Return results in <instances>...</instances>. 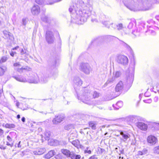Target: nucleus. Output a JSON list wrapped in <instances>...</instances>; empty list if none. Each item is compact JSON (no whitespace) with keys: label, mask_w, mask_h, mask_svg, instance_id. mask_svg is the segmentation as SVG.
<instances>
[{"label":"nucleus","mask_w":159,"mask_h":159,"mask_svg":"<svg viewBox=\"0 0 159 159\" xmlns=\"http://www.w3.org/2000/svg\"><path fill=\"white\" fill-rule=\"evenodd\" d=\"M93 8L89 4L85 5L82 1L79 3L70 6L69 8L70 12L72 13L71 17L75 20V22L81 24L87 21V19L91 15Z\"/></svg>","instance_id":"f257e3e1"},{"label":"nucleus","mask_w":159,"mask_h":159,"mask_svg":"<svg viewBox=\"0 0 159 159\" xmlns=\"http://www.w3.org/2000/svg\"><path fill=\"white\" fill-rule=\"evenodd\" d=\"M93 91L88 87L82 89L78 95V98L80 99L85 104L92 105L93 102L91 101L92 99Z\"/></svg>","instance_id":"f03ea898"},{"label":"nucleus","mask_w":159,"mask_h":159,"mask_svg":"<svg viewBox=\"0 0 159 159\" xmlns=\"http://www.w3.org/2000/svg\"><path fill=\"white\" fill-rule=\"evenodd\" d=\"M80 70L86 75H89L92 70L89 65L87 63H82L80 64Z\"/></svg>","instance_id":"7ed1b4c3"},{"label":"nucleus","mask_w":159,"mask_h":159,"mask_svg":"<svg viewBox=\"0 0 159 159\" xmlns=\"http://www.w3.org/2000/svg\"><path fill=\"white\" fill-rule=\"evenodd\" d=\"M46 40L48 43H52L54 40L53 33L50 31H47L45 35Z\"/></svg>","instance_id":"20e7f679"},{"label":"nucleus","mask_w":159,"mask_h":159,"mask_svg":"<svg viewBox=\"0 0 159 159\" xmlns=\"http://www.w3.org/2000/svg\"><path fill=\"white\" fill-rule=\"evenodd\" d=\"M27 81L31 83L37 84L39 82V80L37 74L34 73L32 74L29 77Z\"/></svg>","instance_id":"39448f33"},{"label":"nucleus","mask_w":159,"mask_h":159,"mask_svg":"<svg viewBox=\"0 0 159 159\" xmlns=\"http://www.w3.org/2000/svg\"><path fill=\"white\" fill-rule=\"evenodd\" d=\"M65 117V115L62 114L55 116L52 120L53 124L54 125H57L60 123L64 120Z\"/></svg>","instance_id":"423d86ee"},{"label":"nucleus","mask_w":159,"mask_h":159,"mask_svg":"<svg viewBox=\"0 0 159 159\" xmlns=\"http://www.w3.org/2000/svg\"><path fill=\"white\" fill-rule=\"evenodd\" d=\"M50 141L52 142V143H51L50 145L52 146H57L60 145L62 146H66L67 144L66 141L63 140H58L51 139Z\"/></svg>","instance_id":"0eeeda50"},{"label":"nucleus","mask_w":159,"mask_h":159,"mask_svg":"<svg viewBox=\"0 0 159 159\" xmlns=\"http://www.w3.org/2000/svg\"><path fill=\"white\" fill-rule=\"evenodd\" d=\"M120 139L121 141L125 142L128 139H130V135L125 131H120Z\"/></svg>","instance_id":"6e6552de"},{"label":"nucleus","mask_w":159,"mask_h":159,"mask_svg":"<svg viewBox=\"0 0 159 159\" xmlns=\"http://www.w3.org/2000/svg\"><path fill=\"white\" fill-rule=\"evenodd\" d=\"M117 62L123 65H125L128 64V60L127 57L124 55H120L118 56Z\"/></svg>","instance_id":"1a4fd4ad"},{"label":"nucleus","mask_w":159,"mask_h":159,"mask_svg":"<svg viewBox=\"0 0 159 159\" xmlns=\"http://www.w3.org/2000/svg\"><path fill=\"white\" fill-rule=\"evenodd\" d=\"M139 5L141 7L139 10L141 11H147L149 9L150 5L149 2L147 0H144L142 3H140Z\"/></svg>","instance_id":"9d476101"},{"label":"nucleus","mask_w":159,"mask_h":159,"mask_svg":"<svg viewBox=\"0 0 159 159\" xmlns=\"http://www.w3.org/2000/svg\"><path fill=\"white\" fill-rule=\"evenodd\" d=\"M74 85L75 87L81 86L83 84V81L79 77H76L74 78L73 80Z\"/></svg>","instance_id":"9b49d317"},{"label":"nucleus","mask_w":159,"mask_h":159,"mask_svg":"<svg viewBox=\"0 0 159 159\" xmlns=\"http://www.w3.org/2000/svg\"><path fill=\"white\" fill-rule=\"evenodd\" d=\"M147 140L148 143L152 145L155 144L157 141V138L152 135L148 136Z\"/></svg>","instance_id":"f8f14e48"},{"label":"nucleus","mask_w":159,"mask_h":159,"mask_svg":"<svg viewBox=\"0 0 159 159\" xmlns=\"http://www.w3.org/2000/svg\"><path fill=\"white\" fill-rule=\"evenodd\" d=\"M31 11V12L33 15H37L40 12V7L39 6L37 5H35L32 7Z\"/></svg>","instance_id":"ddd939ff"},{"label":"nucleus","mask_w":159,"mask_h":159,"mask_svg":"<svg viewBox=\"0 0 159 159\" xmlns=\"http://www.w3.org/2000/svg\"><path fill=\"white\" fill-rule=\"evenodd\" d=\"M125 5L131 10H133V9L130 8L134 6V1L132 0H125L124 2Z\"/></svg>","instance_id":"4468645a"},{"label":"nucleus","mask_w":159,"mask_h":159,"mask_svg":"<svg viewBox=\"0 0 159 159\" xmlns=\"http://www.w3.org/2000/svg\"><path fill=\"white\" fill-rule=\"evenodd\" d=\"M123 88V82L120 81L117 84L116 88L115 90L116 92L121 91Z\"/></svg>","instance_id":"2eb2a0df"},{"label":"nucleus","mask_w":159,"mask_h":159,"mask_svg":"<svg viewBox=\"0 0 159 159\" xmlns=\"http://www.w3.org/2000/svg\"><path fill=\"white\" fill-rule=\"evenodd\" d=\"M61 153L67 157H70L72 154L71 153L70 151L66 149H62L61 150Z\"/></svg>","instance_id":"dca6fc26"},{"label":"nucleus","mask_w":159,"mask_h":159,"mask_svg":"<svg viewBox=\"0 0 159 159\" xmlns=\"http://www.w3.org/2000/svg\"><path fill=\"white\" fill-rule=\"evenodd\" d=\"M137 126L139 129L143 130H146L148 128L147 125L143 122L138 123Z\"/></svg>","instance_id":"f3484780"},{"label":"nucleus","mask_w":159,"mask_h":159,"mask_svg":"<svg viewBox=\"0 0 159 159\" xmlns=\"http://www.w3.org/2000/svg\"><path fill=\"white\" fill-rule=\"evenodd\" d=\"M46 151L45 148H41L37 149L33 152V153L35 155H41L44 153Z\"/></svg>","instance_id":"a211bd4d"},{"label":"nucleus","mask_w":159,"mask_h":159,"mask_svg":"<svg viewBox=\"0 0 159 159\" xmlns=\"http://www.w3.org/2000/svg\"><path fill=\"white\" fill-rule=\"evenodd\" d=\"M13 66L14 67V69L15 70H16L18 72L20 73H21V65L20 63L16 62L15 63L13 64Z\"/></svg>","instance_id":"6ab92c4d"},{"label":"nucleus","mask_w":159,"mask_h":159,"mask_svg":"<svg viewBox=\"0 0 159 159\" xmlns=\"http://www.w3.org/2000/svg\"><path fill=\"white\" fill-rule=\"evenodd\" d=\"M55 154V152L54 150H51L49 151L48 153L45 155L44 157L47 159H49L52 157Z\"/></svg>","instance_id":"aec40b11"},{"label":"nucleus","mask_w":159,"mask_h":159,"mask_svg":"<svg viewBox=\"0 0 159 159\" xmlns=\"http://www.w3.org/2000/svg\"><path fill=\"white\" fill-rule=\"evenodd\" d=\"M123 106V102L121 101L118 102L116 103L115 105L113 104L112 106L116 110L119 109V108Z\"/></svg>","instance_id":"412c9836"},{"label":"nucleus","mask_w":159,"mask_h":159,"mask_svg":"<svg viewBox=\"0 0 159 159\" xmlns=\"http://www.w3.org/2000/svg\"><path fill=\"white\" fill-rule=\"evenodd\" d=\"M51 132L48 131H46L44 134V138L46 140H49L52 137Z\"/></svg>","instance_id":"4be33fe9"},{"label":"nucleus","mask_w":159,"mask_h":159,"mask_svg":"<svg viewBox=\"0 0 159 159\" xmlns=\"http://www.w3.org/2000/svg\"><path fill=\"white\" fill-rule=\"evenodd\" d=\"M13 77L16 80L20 82H25L27 81L25 78L20 76H14Z\"/></svg>","instance_id":"5701e85b"},{"label":"nucleus","mask_w":159,"mask_h":159,"mask_svg":"<svg viewBox=\"0 0 159 159\" xmlns=\"http://www.w3.org/2000/svg\"><path fill=\"white\" fill-rule=\"evenodd\" d=\"M3 34L6 38L10 39H11L13 38L12 34L6 30L3 31Z\"/></svg>","instance_id":"b1692460"},{"label":"nucleus","mask_w":159,"mask_h":159,"mask_svg":"<svg viewBox=\"0 0 159 159\" xmlns=\"http://www.w3.org/2000/svg\"><path fill=\"white\" fill-rule=\"evenodd\" d=\"M48 81V78L47 77L43 76L41 77L40 79L39 80V82H40L42 84H44L47 83Z\"/></svg>","instance_id":"393cba45"},{"label":"nucleus","mask_w":159,"mask_h":159,"mask_svg":"<svg viewBox=\"0 0 159 159\" xmlns=\"http://www.w3.org/2000/svg\"><path fill=\"white\" fill-rule=\"evenodd\" d=\"M90 148L89 147H87L84 150V153L86 154L87 155H88L91 154L92 153L91 151L89 149Z\"/></svg>","instance_id":"a878e982"},{"label":"nucleus","mask_w":159,"mask_h":159,"mask_svg":"<svg viewBox=\"0 0 159 159\" xmlns=\"http://www.w3.org/2000/svg\"><path fill=\"white\" fill-rule=\"evenodd\" d=\"M81 156L79 155H76L75 154L73 153L71 155V159H81Z\"/></svg>","instance_id":"bb28decb"},{"label":"nucleus","mask_w":159,"mask_h":159,"mask_svg":"<svg viewBox=\"0 0 159 159\" xmlns=\"http://www.w3.org/2000/svg\"><path fill=\"white\" fill-rule=\"evenodd\" d=\"M42 20L45 22L48 23L49 22L48 18L44 15H43L41 17Z\"/></svg>","instance_id":"cd10ccee"},{"label":"nucleus","mask_w":159,"mask_h":159,"mask_svg":"<svg viewBox=\"0 0 159 159\" xmlns=\"http://www.w3.org/2000/svg\"><path fill=\"white\" fill-rule=\"evenodd\" d=\"M7 70V68L6 66H4L3 68L0 67V76L2 75Z\"/></svg>","instance_id":"c85d7f7f"},{"label":"nucleus","mask_w":159,"mask_h":159,"mask_svg":"<svg viewBox=\"0 0 159 159\" xmlns=\"http://www.w3.org/2000/svg\"><path fill=\"white\" fill-rule=\"evenodd\" d=\"M71 142V143L75 147L77 148L79 146V144L80 143V141L76 139L75 140H73L72 142Z\"/></svg>","instance_id":"c756f323"},{"label":"nucleus","mask_w":159,"mask_h":159,"mask_svg":"<svg viewBox=\"0 0 159 159\" xmlns=\"http://www.w3.org/2000/svg\"><path fill=\"white\" fill-rule=\"evenodd\" d=\"M148 152L147 149L146 148H144L142 151L138 152V154L139 155H143L147 154Z\"/></svg>","instance_id":"7c9ffc66"},{"label":"nucleus","mask_w":159,"mask_h":159,"mask_svg":"<svg viewBox=\"0 0 159 159\" xmlns=\"http://www.w3.org/2000/svg\"><path fill=\"white\" fill-rule=\"evenodd\" d=\"M15 125L13 124L7 123L5 125V127L6 128L9 129L13 128L15 127Z\"/></svg>","instance_id":"2f4dec72"},{"label":"nucleus","mask_w":159,"mask_h":159,"mask_svg":"<svg viewBox=\"0 0 159 159\" xmlns=\"http://www.w3.org/2000/svg\"><path fill=\"white\" fill-rule=\"evenodd\" d=\"M92 95H93L92 98H98L99 97L100 94L97 91H95L93 92V94Z\"/></svg>","instance_id":"473e14b6"},{"label":"nucleus","mask_w":159,"mask_h":159,"mask_svg":"<svg viewBox=\"0 0 159 159\" xmlns=\"http://www.w3.org/2000/svg\"><path fill=\"white\" fill-rule=\"evenodd\" d=\"M115 78L114 76L112 77L111 78L109 79L107 81L106 83L105 84H110L113 83L115 81Z\"/></svg>","instance_id":"72a5a7b5"},{"label":"nucleus","mask_w":159,"mask_h":159,"mask_svg":"<svg viewBox=\"0 0 159 159\" xmlns=\"http://www.w3.org/2000/svg\"><path fill=\"white\" fill-rule=\"evenodd\" d=\"M135 26V23L134 21H131L129 23L128 26V28L129 29H132L134 26Z\"/></svg>","instance_id":"f704fd0d"},{"label":"nucleus","mask_w":159,"mask_h":159,"mask_svg":"<svg viewBox=\"0 0 159 159\" xmlns=\"http://www.w3.org/2000/svg\"><path fill=\"white\" fill-rule=\"evenodd\" d=\"M89 126L93 129H96L95 124L93 121H91L89 122Z\"/></svg>","instance_id":"c9c22d12"},{"label":"nucleus","mask_w":159,"mask_h":159,"mask_svg":"<svg viewBox=\"0 0 159 159\" xmlns=\"http://www.w3.org/2000/svg\"><path fill=\"white\" fill-rule=\"evenodd\" d=\"M8 58L7 57L3 56L2 57L0 60V63L2 64L6 62Z\"/></svg>","instance_id":"e433bc0d"},{"label":"nucleus","mask_w":159,"mask_h":159,"mask_svg":"<svg viewBox=\"0 0 159 159\" xmlns=\"http://www.w3.org/2000/svg\"><path fill=\"white\" fill-rule=\"evenodd\" d=\"M21 73L23 72V70H25L27 71H30L31 70V68L29 67H28L27 66H24L23 67H22L21 68Z\"/></svg>","instance_id":"4c0bfd02"},{"label":"nucleus","mask_w":159,"mask_h":159,"mask_svg":"<svg viewBox=\"0 0 159 159\" xmlns=\"http://www.w3.org/2000/svg\"><path fill=\"white\" fill-rule=\"evenodd\" d=\"M154 153L159 154V146L155 147L153 149Z\"/></svg>","instance_id":"58836bf2"},{"label":"nucleus","mask_w":159,"mask_h":159,"mask_svg":"<svg viewBox=\"0 0 159 159\" xmlns=\"http://www.w3.org/2000/svg\"><path fill=\"white\" fill-rule=\"evenodd\" d=\"M103 24L107 28H109L110 27V25H111V23H109V21L108 22L107 21H105L103 22Z\"/></svg>","instance_id":"ea45409f"},{"label":"nucleus","mask_w":159,"mask_h":159,"mask_svg":"<svg viewBox=\"0 0 159 159\" xmlns=\"http://www.w3.org/2000/svg\"><path fill=\"white\" fill-rule=\"evenodd\" d=\"M121 75V73L120 71H117L116 72L115 74L114 75V77L115 78H117L119 77Z\"/></svg>","instance_id":"a19ab883"},{"label":"nucleus","mask_w":159,"mask_h":159,"mask_svg":"<svg viewBox=\"0 0 159 159\" xmlns=\"http://www.w3.org/2000/svg\"><path fill=\"white\" fill-rule=\"evenodd\" d=\"M22 24L24 25H25L28 22V20L26 18H23L22 20Z\"/></svg>","instance_id":"79ce46f5"},{"label":"nucleus","mask_w":159,"mask_h":159,"mask_svg":"<svg viewBox=\"0 0 159 159\" xmlns=\"http://www.w3.org/2000/svg\"><path fill=\"white\" fill-rule=\"evenodd\" d=\"M133 80V77L132 76H131V77H129V78L127 79V81H129V83H132Z\"/></svg>","instance_id":"37998d69"},{"label":"nucleus","mask_w":159,"mask_h":159,"mask_svg":"<svg viewBox=\"0 0 159 159\" xmlns=\"http://www.w3.org/2000/svg\"><path fill=\"white\" fill-rule=\"evenodd\" d=\"M122 24H119L117 25V27L118 30H121L122 28Z\"/></svg>","instance_id":"c03bdc74"},{"label":"nucleus","mask_w":159,"mask_h":159,"mask_svg":"<svg viewBox=\"0 0 159 159\" xmlns=\"http://www.w3.org/2000/svg\"><path fill=\"white\" fill-rule=\"evenodd\" d=\"M77 148H80L81 149H82V150L84 149V146L80 144V143H79V146H78V147H77Z\"/></svg>","instance_id":"a18cd8bd"},{"label":"nucleus","mask_w":159,"mask_h":159,"mask_svg":"<svg viewBox=\"0 0 159 159\" xmlns=\"http://www.w3.org/2000/svg\"><path fill=\"white\" fill-rule=\"evenodd\" d=\"M10 55L12 57L14 56L15 54H16V52L13 51L12 50L11 51V52L10 53Z\"/></svg>","instance_id":"49530a36"},{"label":"nucleus","mask_w":159,"mask_h":159,"mask_svg":"<svg viewBox=\"0 0 159 159\" xmlns=\"http://www.w3.org/2000/svg\"><path fill=\"white\" fill-rule=\"evenodd\" d=\"M88 159H98L95 155H93L90 157Z\"/></svg>","instance_id":"de8ad7c7"},{"label":"nucleus","mask_w":159,"mask_h":159,"mask_svg":"<svg viewBox=\"0 0 159 159\" xmlns=\"http://www.w3.org/2000/svg\"><path fill=\"white\" fill-rule=\"evenodd\" d=\"M26 53V51L22 49L20 51V54L21 55H23L24 54Z\"/></svg>","instance_id":"09e8293b"},{"label":"nucleus","mask_w":159,"mask_h":159,"mask_svg":"<svg viewBox=\"0 0 159 159\" xmlns=\"http://www.w3.org/2000/svg\"><path fill=\"white\" fill-rule=\"evenodd\" d=\"M4 132V130L0 128V136L3 135Z\"/></svg>","instance_id":"8fccbe9b"},{"label":"nucleus","mask_w":159,"mask_h":159,"mask_svg":"<svg viewBox=\"0 0 159 159\" xmlns=\"http://www.w3.org/2000/svg\"><path fill=\"white\" fill-rule=\"evenodd\" d=\"M7 139L9 141H12L11 138L9 135L7 136Z\"/></svg>","instance_id":"3c124183"},{"label":"nucleus","mask_w":159,"mask_h":159,"mask_svg":"<svg viewBox=\"0 0 159 159\" xmlns=\"http://www.w3.org/2000/svg\"><path fill=\"white\" fill-rule=\"evenodd\" d=\"M91 21L93 22H98V20L96 19H91Z\"/></svg>","instance_id":"603ef678"},{"label":"nucleus","mask_w":159,"mask_h":159,"mask_svg":"<svg viewBox=\"0 0 159 159\" xmlns=\"http://www.w3.org/2000/svg\"><path fill=\"white\" fill-rule=\"evenodd\" d=\"M144 101L145 103H150L152 101L151 99H149L148 100H144Z\"/></svg>","instance_id":"864d4df0"},{"label":"nucleus","mask_w":159,"mask_h":159,"mask_svg":"<svg viewBox=\"0 0 159 159\" xmlns=\"http://www.w3.org/2000/svg\"><path fill=\"white\" fill-rule=\"evenodd\" d=\"M100 152L102 153H103L105 152V150L103 148H100Z\"/></svg>","instance_id":"5fc2aeb1"},{"label":"nucleus","mask_w":159,"mask_h":159,"mask_svg":"<svg viewBox=\"0 0 159 159\" xmlns=\"http://www.w3.org/2000/svg\"><path fill=\"white\" fill-rule=\"evenodd\" d=\"M19 48V47L18 46H17L16 47L13 48L12 49V50H17V49H18Z\"/></svg>","instance_id":"6e6d98bb"},{"label":"nucleus","mask_w":159,"mask_h":159,"mask_svg":"<svg viewBox=\"0 0 159 159\" xmlns=\"http://www.w3.org/2000/svg\"><path fill=\"white\" fill-rule=\"evenodd\" d=\"M7 145L10 146H11V147H12V146H13V143L10 144V143H8V142H7Z\"/></svg>","instance_id":"4d7b16f0"},{"label":"nucleus","mask_w":159,"mask_h":159,"mask_svg":"<svg viewBox=\"0 0 159 159\" xmlns=\"http://www.w3.org/2000/svg\"><path fill=\"white\" fill-rule=\"evenodd\" d=\"M20 143H21L20 141L18 143V145H17L18 147L20 148L21 147V146L20 144Z\"/></svg>","instance_id":"13d9d810"},{"label":"nucleus","mask_w":159,"mask_h":159,"mask_svg":"<svg viewBox=\"0 0 159 159\" xmlns=\"http://www.w3.org/2000/svg\"><path fill=\"white\" fill-rule=\"evenodd\" d=\"M25 117H23L22 118H21V120L22 121H23V122H25Z\"/></svg>","instance_id":"bf43d9fd"},{"label":"nucleus","mask_w":159,"mask_h":159,"mask_svg":"<svg viewBox=\"0 0 159 159\" xmlns=\"http://www.w3.org/2000/svg\"><path fill=\"white\" fill-rule=\"evenodd\" d=\"M158 97H155V98H154V100L157 102L158 101Z\"/></svg>","instance_id":"052dcab7"},{"label":"nucleus","mask_w":159,"mask_h":159,"mask_svg":"<svg viewBox=\"0 0 159 159\" xmlns=\"http://www.w3.org/2000/svg\"><path fill=\"white\" fill-rule=\"evenodd\" d=\"M68 127H69V126L68 125H67L66 126H65V129L66 130H69V129L68 128Z\"/></svg>","instance_id":"680f3d73"},{"label":"nucleus","mask_w":159,"mask_h":159,"mask_svg":"<svg viewBox=\"0 0 159 159\" xmlns=\"http://www.w3.org/2000/svg\"><path fill=\"white\" fill-rule=\"evenodd\" d=\"M36 2L37 3H38V4H41V2H39L38 0H36Z\"/></svg>","instance_id":"e2e57ef3"},{"label":"nucleus","mask_w":159,"mask_h":159,"mask_svg":"<svg viewBox=\"0 0 159 159\" xmlns=\"http://www.w3.org/2000/svg\"><path fill=\"white\" fill-rule=\"evenodd\" d=\"M20 105V103L19 102H17L16 103V106L17 107H18V106H19Z\"/></svg>","instance_id":"0e129e2a"},{"label":"nucleus","mask_w":159,"mask_h":159,"mask_svg":"<svg viewBox=\"0 0 159 159\" xmlns=\"http://www.w3.org/2000/svg\"><path fill=\"white\" fill-rule=\"evenodd\" d=\"M125 45L126 46V47L127 48H129V46H128L127 44L125 43Z\"/></svg>","instance_id":"69168bd1"},{"label":"nucleus","mask_w":159,"mask_h":159,"mask_svg":"<svg viewBox=\"0 0 159 159\" xmlns=\"http://www.w3.org/2000/svg\"><path fill=\"white\" fill-rule=\"evenodd\" d=\"M20 118V115H18L17 116V119H19Z\"/></svg>","instance_id":"338daca9"},{"label":"nucleus","mask_w":159,"mask_h":159,"mask_svg":"<svg viewBox=\"0 0 159 159\" xmlns=\"http://www.w3.org/2000/svg\"><path fill=\"white\" fill-rule=\"evenodd\" d=\"M0 148L2 149H5V147L2 146L0 147Z\"/></svg>","instance_id":"774afa93"}]
</instances>
